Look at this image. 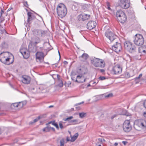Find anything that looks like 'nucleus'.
Here are the masks:
<instances>
[{
    "label": "nucleus",
    "mask_w": 146,
    "mask_h": 146,
    "mask_svg": "<svg viewBox=\"0 0 146 146\" xmlns=\"http://www.w3.org/2000/svg\"><path fill=\"white\" fill-rule=\"evenodd\" d=\"M27 49L26 48H23L20 49V52L21 54H22L24 52H25V51H27Z\"/></svg>",
    "instance_id": "72a5a7b5"
},
{
    "label": "nucleus",
    "mask_w": 146,
    "mask_h": 146,
    "mask_svg": "<svg viewBox=\"0 0 146 146\" xmlns=\"http://www.w3.org/2000/svg\"><path fill=\"white\" fill-rule=\"evenodd\" d=\"M113 96V94H110L105 96V98H109L112 97Z\"/></svg>",
    "instance_id": "ea45409f"
},
{
    "label": "nucleus",
    "mask_w": 146,
    "mask_h": 146,
    "mask_svg": "<svg viewBox=\"0 0 146 146\" xmlns=\"http://www.w3.org/2000/svg\"><path fill=\"white\" fill-rule=\"evenodd\" d=\"M115 117V115H113V116H111V119H113Z\"/></svg>",
    "instance_id": "864d4df0"
},
{
    "label": "nucleus",
    "mask_w": 146,
    "mask_h": 146,
    "mask_svg": "<svg viewBox=\"0 0 146 146\" xmlns=\"http://www.w3.org/2000/svg\"><path fill=\"white\" fill-rule=\"evenodd\" d=\"M106 30L105 36L111 42L113 41L117 38V36L115 34L111 31V29H109L108 26H106L105 28Z\"/></svg>",
    "instance_id": "f03ea898"
},
{
    "label": "nucleus",
    "mask_w": 146,
    "mask_h": 146,
    "mask_svg": "<svg viewBox=\"0 0 146 146\" xmlns=\"http://www.w3.org/2000/svg\"><path fill=\"white\" fill-rule=\"evenodd\" d=\"M90 15L85 14H81L78 16V18L80 21H84L90 18Z\"/></svg>",
    "instance_id": "9d476101"
},
{
    "label": "nucleus",
    "mask_w": 146,
    "mask_h": 146,
    "mask_svg": "<svg viewBox=\"0 0 146 146\" xmlns=\"http://www.w3.org/2000/svg\"><path fill=\"white\" fill-rule=\"evenodd\" d=\"M142 76V74H140L139 75V76L137 77L136 78H135V80H137V79H139L140 77H141Z\"/></svg>",
    "instance_id": "a19ab883"
},
{
    "label": "nucleus",
    "mask_w": 146,
    "mask_h": 146,
    "mask_svg": "<svg viewBox=\"0 0 146 146\" xmlns=\"http://www.w3.org/2000/svg\"><path fill=\"white\" fill-rule=\"evenodd\" d=\"M106 79V77L103 76H101L99 78V79L101 80H105Z\"/></svg>",
    "instance_id": "58836bf2"
},
{
    "label": "nucleus",
    "mask_w": 146,
    "mask_h": 146,
    "mask_svg": "<svg viewBox=\"0 0 146 146\" xmlns=\"http://www.w3.org/2000/svg\"><path fill=\"white\" fill-rule=\"evenodd\" d=\"M84 103V102H81L80 103H77V104H76L75 105V106H78V105H80L81 104H82L83 103Z\"/></svg>",
    "instance_id": "a18cd8bd"
},
{
    "label": "nucleus",
    "mask_w": 146,
    "mask_h": 146,
    "mask_svg": "<svg viewBox=\"0 0 146 146\" xmlns=\"http://www.w3.org/2000/svg\"><path fill=\"white\" fill-rule=\"evenodd\" d=\"M51 129V127H46L43 129V131L46 132H48L50 131Z\"/></svg>",
    "instance_id": "c85d7f7f"
},
{
    "label": "nucleus",
    "mask_w": 146,
    "mask_h": 146,
    "mask_svg": "<svg viewBox=\"0 0 146 146\" xmlns=\"http://www.w3.org/2000/svg\"><path fill=\"white\" fill-rule=\"evenodd\" d=\"M72 110H74V109L73 108H72L71 109Z\"/></svg>",
    "instance_id": "774afa93"
},
{
    "label": "nucleus",
    "mask_w": 146,
    "mask_h": 146,
    "mask_svg": "<svg viewBox=\"0 0 146 146\" xmlns=\"http://www.w3.org/2000/svg\"><path fill=\"white\" fill-rule=\"evenodd\" d=\"M60 146H64V139H62L60 141Z\"/></svg>",
    "instance_id": "7c9ffc66"
},
{
    "label": "nucleus",
    "mask_w": 146,
    "mask_h": 146,
    "mask_svg": "<svg viewBox=\"0 0 146 146\" xmlns=\"http://www.w3.org/2000/svg\"><path fill=\"white\" fill-rule=\"evenodd\" d=\"M43 62L44 63L48 64V62H44V61L42 63H43Z\"/></svg>",
    "instance_id": "338daca9"
},
{
    "label": "nucleus",
    "mask_w": 146,
    "mask_h": 146,
    "mask_svg": "<svg viewBox=\"0 0 146 146\" xmlns=\"http://www.w3.org/2000/svg\"><path fill=\"white\" fill-rule=\"evenodd\" d=\"M123 128L124 131L126 132H129L131 130V127L129 120H126L124 121L123 125Z\"/></svg>",
    "instance_id": "1a4fd4ad"
},
{
    "label": "nucleus",
    "mask_w": 146,
    "mask_h": 146,
    "mask_svg": "<svg viewBox=\"0 0 146 146\" xmlns=\"http://www.w3.org/2000/svg\"><path fill=\"white\" fill-rule=\"evenodd\" d=\"M133 44L131 42L129 41H127L125 42L124 43V46L125 49L126 50H127L129 49L130 47Z\"/></svg>",
    "instance_id": "a211bd4d"
},
{
    "label": "nucleus",
    "mask_w": 146,
    "mask_h": 146,
    "mask_svg": "<svg viewBox=\"0 0 146 146\" xmlns=\"http://www.w3.org/2000/svg\"><path fill=\"white\" fill-rule=\"evenodd\" d=\"M35 88L34 87V88L32 87V88H30V89L32 91H33V90H35Z\"/></svg>",
    "instance_id": "8fccbe9b"
},
{
    "label": "nucleus",
    "mask_w": 146,
    "mask_h": 146,
    "mask_svg": "<svg viewBox=\"0 0 146 146\" xmlns=\"http://www.w3.org/2000/svg\"><path fill=\"white\" fill-rule=\"evenodd\" d=\"M143 115L144 117H146V112H143Z\"/></svg>",
    "instance_id": "09e8293b"
},
{
    "label": "nucleus",
    "mask_w": 146,
    "mask_h": 146,
    "mask_svg": "<svg viewBox=\"0 0 146 146\" xmlns=\"http://www.w3.org/2000/svg\"><path fill=\"white\" fill-rule=\"evenodd\" d=\"M53 107V106H49L48 107H49V108H50L51 107Z\"/></svg>",
    "instance_id": "680f3d73"
},
{
    "label": "nucleus",
    "mask_w": 146,
    "mask_h": 146,
    "mask_svg": "<svg viewBox=\"0 0 146 146\" xmlns=\"http://www.w3.org/2000/svg\"><path fill=\"white\" fill-rule=\"evenodd\" d=\"M56 10L58 15L61 18L64 17L67 13L66 8L62 4H58Z\"/></svg>",
    "instance_id": "f257e3e1"
},
{
    "label": "nucleus",
    "mask_w": 146,
    "mask_h": 146,
    "mask_svg": "<svg viewBox=\"0 0 146 146\" xmlns=\"http://www.w3.org/2000/svg\"><path fill=\"white\" fill-rule=\"evenodd\" d=\"M40 118V116H38L34 120L33 122V123H35L38 121Z\"/></svg>",
    "instance_id": "4c0bfd02"
},
{
    "label": "nucleus",
    "mask_w": 146,
    "mask_h": 146,
    "mask_svg": "<svg viewBox=\"0 0 146 146\" xmlns=\"http://www.w3.org/2000/svg\"><path fill=\"white\" fill-rule=\"evenodd\" d=\"M116 16L118 20L121 23H124L127 21V17L125 13L120 10L116 13Z\"/></svg>",
    "instance_id": "7ed1b4c3"
},
{
    "label": "nucleus",
    "mask_w": 146,
    "mask_h": 146,
    "mask_svg": "<svg viewBox=\"0 0 146 146\" xmlns=\"http://www.w3.org/2000/svg\"><path fill=\"white\" fill-rule=\"evenodd\" d=\"M119 5L123 9H127L130 6L129 0H119Z\"/></svg>",
    "instance_id": "423d86ee"
},
{
    "label": "nucleus",
    "mask_w": 146,
    "mask_h": 146,
    "mask_svg": "<svg viewBox=\"0 0 146 146\" xmlns=\"http://www.w3.org/2000/svg\"><path fill=\"white\" fill-rule=\"evenodd\" d=\"M58 52L59 55L60 56V52H59V51H58Z\"/></svg>",
    "instance_id": "052dcab7"
},
{
    "label": "nucleus",
    "mask_w": 146,
    "mask_h": 146,
    "mask_svg": "<svg viewBox=\"0 0 146 146\" xmlns=\"http://www.w3.org/2000/svg\"><path fill=\"white\" fill-rule=\"evenodd\" d=\"M100 71L102 73H103L105 72V70L104 69H101L100 70Z\"/></svg>",
    "instance_id": "3c124183"
},
{
    "label": "nucleus",
    "mask_w": 146,
    "mask_h": 146,
    "mask_svg": "<svg viewBox=\"0 0 146 146\" xmlns=\"http://www.w3.org/2000/svg\"><path fill=\"white\" fill-rule=\"evenodd\" d=\"M22 82L25 84H29L31 81V78L27 76H23Z\"/></svg>",
    "instance_id": "ddd939ff"
},
{
    "label": "nucleus",
    "mask_w": 146,
    "mask_h": 146,
    "mask_svg": "<svg viewBox=\"0 0 146 146\" xmlns=\"http://www.w3.org/2000/svg\"><path fill=\"white\" fill-rule=\"evenodd\" d=\"M11 60L10 58L8 57L7 56L5 60V62H3V63L7 65L11 64L13 61V59L11 61Z\"/></svg>",
    "instance_id": "aec40b11"
},
{
    "label": "nucleus",
    "mask_w": 146,
    "mask_h": 146,
    "mask_svg": "<svg viewBox=\"0 0 146 146\" xmlns=\"http://www.w3.org/2000/svg\"><path fill=\"white\" fill-rule=\"evenodd\" d=\"M134 42L137 45H141L143 44L144 42V39L142 36L140 34L136 35Z\"/></svg>",
    "instance_id": "39448f33"
},
{
    "label": "nucleus",
    "mask_w": 146,
    "mask_h": 146,
    "mask_svg": "<svg viewBox=\"0 0 146 146\" xmlns=\"http://www.w3.org/2000/svg\"><path fill=\"white\" fill-rule=\"evenodd\" d=\"M136 48L135 46L132 44L131 47H130L129 49L127 50L130 53H134L136 51Z\"/></svg>",
    "instance_id": "4be33fe9"
},
{
    "label": "nucleus",
    "mask_w": 146,
    "mask_h": 146,
    "mask_svg": "<svg viewBox=\"0 0 146 146\" xmlns=\"http://www.w3.org/2000/svg\"><path fill=\"white\" fill-rule=\"evenodd\" d=\"M12 9V8H9L7 10V11H10L11 9Z\"/></svg>",
    "instance_id": "603ef678"
},
{
    "label": "nucleus",
    "mask_w": 146,
    "mask_h": 146,
    "mask_svg": "<svg viewBox=\"0 0 146 146\" xmlns=\"http://www.w3.org/2000/svg\"><path fill=\"white\" fill-rule=\"evenodd\" d=\"M123 143L124 144H125V141H123Z\"/></svg>",
    "instance_id": "69168bd1"
},
{
    "label": "nucleus",
    "mask_w": 146,
    "mask_h": 146,
    "mask_svg": "<svg viewBox=\"0 0 146 146\" xmlns=\"http://www.w3.org/2000/svg\"><path fill=\"white\" fill-rule=\"evenodd\" d=\"M92 63L96 67L103 68L105 66V63L104 60L98 58L93 59Z\"/></svg>",
    "instance_id": "20e7f679"
},
{
    "label": "nucleus",
    "mask_w": 146,
    "mask_h": 146,
    "mask_svg": "<svg viewBox=\"0 0 146 146\" xmlns=\"http://www.w3.org/2000/svg\"><path fill=\"white\" fill-rule=\"evenodd\" d=\"M64 64H68V62L66 61H65L64 62Z\"/></svg>",
    "instance_id": "4d7b16f0"
},
{
    "label": "nucleus",
    "mask_w": 146,
    "mask_h": 146,
    "mask_svg": "<svg viewBox=\"0 0 146 146\" xmlns=\"http://www.w3.org/2000/svg\"><path fill=\"white\" fill-rule=\"evenodd\" d=\"M97 146H101V145L99 143L97 144Z\"/></svg>",
    "instance_id": "e2e57ef3"
},
{
    "label": "nucleus",
    "mask_w": 146,
    "mask_h": 146,
    "mask_svg": "<svg viewBox=\"0 0 146 146\" xmlns=\"http://www.w3.org/2000/svg\"><path fill=\"white\" fill-rule=\"evenodd\" d=\"M36 56L37 62L40 64L43 62L44 56L43 52H37L36 54Z\"/></svg>",
    "instance_id": "0eeeda50"
},
{
    "label": "nucleus",
    "mask_w": 146,
    "mask_h": 146,
    "mask_svg": "<svg viewBox=\"0 0 146 146\" xmlns=\"http://www.w3.org/2000/svg\"><path fill=\"white\" fill-rule=\"evenodd\" d=\"M51 129L53 130V131H55V129L53 127H51Z\"/></svg>",
    "instance_id": "13d9d810"
},
{
    "label": "nucleus",
    "mask_w": 146,
    "mask_h": 146,
    "mask_svg": "<svg viewBox=\"0 0 146 146\" xmlns=\"http://www.w3.org/2000/svg\"><path fill=\"white\" fill-rule=\"evenodd\" d=\"M76 109L77 110H79L80 109V108L79 107H76Z\"/></svg>",
    "instance_id": "5fc2aeb1"
},
{
    "label": "nucleus",
    "mask_w": 146,
    "mask_h": 146,
    "mask_svg": "<svg viewBox=\"0 0 146 146\" xmlns=\"http://www.w3.org/2000/svg\"><path fill=\"white\" fill-rule=\"evenodd\" d=\"M116 44L113 46L112 47V50L118 53L122 49V47L120 43L116 42Z\"/></svg>",
    "instance_id": "9b49d317"
},
{
    "label": "nucleus",
    "mask_w": 146,
    "mask_h": 146,
    "mask_svg": "<svg viewBox=\"0 0 146 146\" xmlns=\"http://www.w3.org/2000/svg\"><path fill=\"white\" fill-rule=\"evenodd\" d=\"M133 72V71H131L129 73L126 72L125 73L124 76L126 78H128L130 77H132L133 76V74H131L132 72Z\"/></svg>",
    "instance_id": "393cba45"
},
{
    "label": "nucleus",
    "mask_w": 146,
    "mask_h": 146,
    "mask_svg": "<svg viewBox=\"0 0 146 146\" xmlns=\"http://www.w3.org/2000/svg\"><path fill=\"white\" fill-rule=\"evenodd\" d=\"M96 25V23L94 21H89L87 24V26L88 29L91 30L95 27Z\"/></svg>",
    "instance_id": "f8f14e48"
},
{
    "label": "nucleus",
    "mask_w": 146,
    "mask_h": 146,
    "mask_svg": "<svg viewBox=\"0 0 146 146\" xmlns=\"http://www.w3.org/2000/svg\"><path fill=\"white\" fill-rule=\"evenodd\" d=\"M7 54L6 53H1L0 54V61L3 63L5 62V60Z\"/></svg>",
    "instance_id": "f3484780"
},
{
    "label": "nucleus",
    "mask_w": 146,
    "mask_h": 146,
    "mask_svg": "<svg viewBox=\"0 0 146 146\" xmlns=\"http://www.w3.org/2000/svg\"><path fill=\"white\" fill-rule=\"evenodd\" d=\"M38 33H40L41 34V36H43L45 35L46 34L45 31L42 30H40L38 31Z\"/></svg>",
    "instance_id": "473e14b6"
},
{
    "label": "nucleus",
    "mask_w": 146,
    "mask_h": 146,
    "mask_svg": "<svg viewBox=\"0 0 146 146\" xmlns=\"http://www.w3.org/2000/svg\"><path fill=\"white\" fill-rule=\"evenodd\" d=\"M73 118L72 116H70L66 118L63 119V120L64 121H69Z\"/></svg>",
    "instance_id": "c9c22d12"
},
{
    "label": "nucleus",
    "mask_w": 146,
    "mask_h": 146,
    "mask_svg": "<svg viewBox=\"0 0 146 146\" xmlns=\"http://www.w3.org/2000/svg\"><path fill=\"white\" fill-rule=\"evenodd\" d=\"M32 13L30 12H28V19L27 20V22L28 24H30L31 23V21L34 18V16L32 15Z\"/></svg>",
    "instance_id": "2eb2a0df"
},
{
    "label": "nucleus",
    "mask_w": 146,
    "mask_h": 146,
    "mask_svg": "<svg viewBox=\"0 0 146 146\" xmlns=\"http://www.w3.org/2000/svg\"><path fill=\"white\" fill-rule=\"evenodd\" d=\"M122 71V68L119 65H117L113 66L111 70V73L114 74H119Z\"/></svg>",
    "instance_id": "6e6552de"
},
{
    "label": "nucleus",
    "mask_w": 146,
    "mask_h": 146,
    "mask_svg": "<svg viewBox=\"0 0 146 146\" xmlns=\"http://www.w3.org/2000/svg\"><path fill=\"white\" fill-rule=\"evenodd\" d=\"M70 123L71 124H76L78 123V121L77 119H74L73 120H72L70 121Z\"/></svg>",
    "instance_id": "cd10ccee"
},
{
    "label": "nucleus",
    "mask_w": 146,
    "mask_h": 146,
    "mask_svg": "<svg viewBox=\"0 0 146 146\" xmlns=\"http://www.w3.org/2000/svg\"><path fill=\"white\" fill-rule=\"evenodd\" d=\"M24 6L26 7H27L28 5L27 2V1L25 2L24 3Z\"/></svg>",
    "instance_id": "37998d69"
},
{
    "label": "nucleus",
    "mask_w": 146,
    "mask_h": 146,
    "mask_svg": "<svg viewBox=\"0 0 146 146\" xmlns=\"http://www.w3.org/2000/svg\"><path fill=\"white\" fill-rule=\"evenodd\" d=\"M23 104L22 102H19V103H15L13 104H11V106L12 108L13 107L21 108L23 107Z\"/></svg>",
    "instance_id": "dca6fc26"
},
{
    "label": "nucleus",
    "mask_w": 146,
    "mask_h": 146,
    "mask_svg": "<svg viewBox=\"0 0 146 146\" xmlns=\"http://www.w3.org/2000/svg\"><path fill=\"white\" fill-rule=\"evenodd\" d=\"M108 9H109V10H110V7H109V6H108Z\"/></svg>",
    "instance_id": "0e129e2a"
},
{
    "label": "nucleus",
    "mask_w": 146,
    "mask_h": 146,
    "mask_svg": "<svg viewBox=\"0 0 146 146\" xmlns=\"http://www.w3.org/2000/svg\"><path fill=\"white\" fill-rule=\"evenodd\" d=\"M21 54L23 56L24 58L25 59L27 58L29 56V54L28 50H27V51H25V52H24Z\"/></svg>",
    "instance_id": "b1692460"
},
{
    "label": "nucleus",
    "mask_w": 146,
    "mask_h": 146,
    "mask_svg": "<svg viewBox=\"0 0 146 146\" xmlns=\"http://www.w3.org/2000/svg\"><path fill=\"white\" fill-rule=\"evenodd\" d=\"M59 124L60 128L61 129H62L64 128V127L63 126L62 124V122L60 121L59 122Z\"/></svg>",
    "instance_id": "e433bc0d"
},
{
    "label": "nucleus",
    "mask_w": 146,
    "mask_h": 146,
    "mask_svg": "<svg viewBox=\"0 0 146 146\" xmlns=\"http://www.w3.org/2000/svg\"><path fill=\"white\" fill-rule=\"evenodd\" d=\"M86 114V113L84 112L80 113L79 114V116L80 118H83L85 116Z\"/></svg>",
    "instance_id": "f704fd0d"
},
{
    "label": "nucleus",
    "mask_w": 146,
    "mask_h": 146,
    "mask_svg": "<svg viewBox=\"0 0 146 146\" xmlns=\"http://www.w3.org/2000/svg\"><path fill=\"white\" fill-rule=\"evenodd\" d=\"M98 140L99 141L102 142H104L105 141L104 139L103 138H99Z\"/></svg>",
    "instance_id": "79ce46f5"
},
{
    "label": "nucleus",
    "mask_w": 146,
    "mask_h": 146,
    "mask_svg": "<svg viewBox=\"0 0 146 146\" xmlns=\"http://www.w3.org/2000/svg\"><path fill=\"white\" fill-rule=\"evenodd\" d=\"M138 125L142 128L146 127V119H141L138 122Z\"/></svg>",
    "instance_id": "4468645a"
},
{
    "label": "nucleus",
    "mask_w": 146,
    "mask_h": 146,
    "mask_svg": "<svg viewBox=\"0 0 146 146\" xmlns=\"http://www.w3.org/2000/svg\"><path fill=\"white\" fill-rule=\"evenodd\" d=\"M40 41V40L39 38L38 37H36L35 39V41L34 42L35 44H37L38 43H39Z\"/></svg>",
    "instance_id": "2f4dec72"
},
{
    "label": "nucleus",
    "mask_w": 146,
    "mask_h": 146,
    "mask_svg": "<svg viewBox=\"0 0 146 146\" xmlns=\"http://www.w3.org/2000/svg\"><path fill=\"white\" fill-rule=\"evenodd\" d=\"M57 78L58 79V80L59 81V83H58V86L60 87H62L63 84V83L62 81L61 80H60V75H59L58 74H57Z\"/></svg>",
    "instance_id": "a878e982"
},
{
    "label": "nucleus",
    "mask_w": 146,
    "mask_h": 146,
    "mask_svg": "<svg viewBox=\"0 0 146 146\" xmlns=\"http://www.w3.org/2000/svg\"><path fill=\"white\" fill-rule=\"evenodd\" d=\"M83 77L82 75H78L76 77V80L75 82H79V83H82L85 82L86 81V79H85L83 78V80H80V79H82Z\"/></svg>",
    "instance_id": "412c9836"
},
{
    "label": "nucleus",
    "mask_w": 146,
    "mask_h": 146,
    "mask_svg": "<svg viewBox=\"0 0 146 146\" xmlns=\"http://www.w3.org/2000/svg\"><path fill=\"white\" fill-rule=\"evenodd\" d=\"M66 140L67 142L70 141V139L69 137H66Z\"/></svg>",
    "instance_id": "49530a36"
},
{
    "label": "nucleus",
    "mask_w": 146,
    "mask_h": 146,
    "mask_svg": "<svg viewBox=\"0 0 146 146\" xmlns=\"http://www.w3.org/2000/svg\"><path fill=\"white\" fill-rule=\"evenodd\" d=\"M89 57L88 55L86 53H84L80 56L79 57L80 60H86Z\"/></svg>",
    "instance_id": "5701e85b"
},
{
    "label": "nucleus",
    "mask_w": 146,
    "mask_h": 146,
    "mask_svg": "<svg viewBox=\"0 0 146 146\" xmlns=\"http://www.w3.org/2000/svg\"><path fill=\"white\" fill-rule=\"evenodd\" d=\"M52 123V124L53 125H54L56 127V128L57 129H59V127H58V125L57 124V123H55V122L54 121H53V122H49V123Z\"/></svg>",
    "instance_id": "c756f323"
},
{
    "label": "nucleus",
    "mask_w": 146,
    "mask_h": 146,
    "mask_svg": "<svg viewBox=\"0 0 146 146\" xmlns=\"http://www.w3.org/2000/svg\"><path fill=\"white\" fill-rule=\"evenodd\" d=\"M80 88H86V85L83 84L81 86H80Z\"/></svg>",
    "instance_id": "c03bdc74"
},
{
    "label": "nucleus",
    "mask_w": 146,
    "mask_h": 146,
    "mask_svg": "<svg viewBox=\"0 0 146 146\" xmlns=\"http://www.w3.org/2000/svg\"><path fill=\"white\" fill-rule=\"evenodd\" d=\"M78 136V133H76L73 136L71 137V139H70V141L71 142H73L77 138Z\"/></svg>",
    "instance_id": "bb28decb"
},
{
    "label": "nucleus",
    "mask_w": 146,
    "mask_h": 146,
    "mask_svg": "<svg viewBox=\"0 0 146 146\" xmlns=\"http://www.w3.org/2000/svg\"><path fill=\"white\" fill-rule=\"evenodd\" d=\"M118 144L117 143H115L114 144V145L115 146H117L118 145Z\"/></svg>",
    "instance_id": "6e6d98bb"
},
{
    "label": "nucleus",
    "mask_w": 146,
    "mask_h": 146,
    "mask_svg": "<svg viewBox=\"0 0 146 146\" xmlns=\"http://www.w3.org/2000/svg\"><path fill=\"white\" fill-rule=\"evenodd\" d=\"M144 106L145 108L146 109V100L144 102Z\"/></svg>",
    "instance_id": "de8ad7c7"
},
{
    "label": "nucleus",
    "mask_w": 146,
    "mask_h": 146,
    "mask_svg": "<svg viewBox=\"0 0 146 146\" xmlns=\"http://www.w3.org/2000/svg\"><path fill=\"white\" fill-rule=\"evenodd\" d=\"M139 52L143 54H146V46L144 45L139 48Z\"/></svg>",
    "instance_id": "6ab92c4d"
},
{
    "label": "nucleus",
    "mask_w": 146,
    "mask_h": 146,
    "mask_svg": "<svg viewBox=\"0 0 146 146\" xmlns=\"http://www.w3.org/2000/svg\"><path fill=\"white\" fill-rule=\"evenodd\" d=\"M90 86V84H88L87 85V86H86V88H88V87H89Z\"/></svg>",
    "instance_id": "bf43d9fd"
}]
</instances>
